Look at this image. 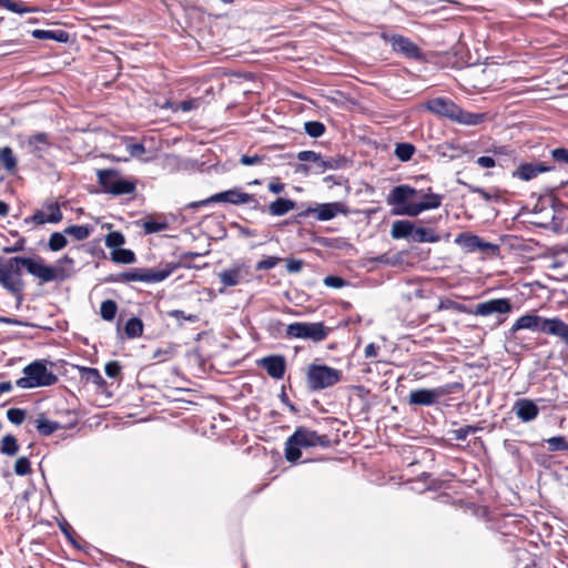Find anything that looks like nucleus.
I'll return each mask as SVG.
<instances>
[{"instance_id": "f257e3e1", "label": "nucleus", "mask_w": 568, "mask_h": 568, "mask_svg": "<svg viewBox=\"0 0 568 568\" xmlns=\"http://www.w3.org/2000/svg\"><path fill=\"white\" fill-rule=\"evenodd\" d=\"M22 267L42 283L64 278L62 268L47 265L41 257L38 260L23 256L10 257L0 264V284L18 300L22 297L24 288Z\"/></svg>"}, {"instance_id": "f03ea898", "label": "nucleus", "mask_w": 568, "mask_h": 568, "mask_svg": "<svg viewBox=\"0 0 568 568\" xmlns=\"http://www.w3.org/2000/svg\"><path fill=\"white\" fill-rule=\"evenodd\" d=\"M444 195L433 192L432 186L417 189L408 184L394 186L387 195V204L397 215L418 216L420 213L438 209Z\"/></svg>"}, {"instance_id": "7ed1b4c3", "label": "nucleus", "mask_w": 568, "mask_h": 568, "mask_svg": "<svg viewBox=\"0 0 568 568\" xmlns=\"http://www.w3.org/2000/svg\"><path fill=\"white\" fill-rule=\"evenodd\" d=\"M521 329L551 335L568 345V324L559 317H542L534 313H527L518 317L509 329V337L516 338V333Z\"/></svg>"}, {"instance_id": "20e7f679", "label": "nucleus", "mask_w": 568, "mask_h": 568, "mask_svg": "<svg viewBox=\"0 0 568 568\" xmlns=\"http://www.w3.org/2000/svg\"><path fill=\"white\" fill-rule=\"evenodd\" d=\"M328 448L332 440L328 435H320L315 430L298 426L295 432L286 439L284 456L288 463L295 464L302 457V448L310 447Z\"/></svg>"}, {"instance_id": "39448f33", "label": "nucleus", "mask_w": 568, "mask_h": 568, "mask_svg": "<svg viewBox=\"0 0 568 568\" xmlns=\"http://www.w3.org/2000/svg\"><path fill=\"white\" fill-rule=\"evenodd\" d=\"M424 109L439 118H446L453 122L465 125H477L485 119L484 113H471L463 110L452 99L437 97L427 100Z\"/></svg>"}, {"instance_id": "423d86ee", "label": "nucleus", "mask_w": 568, "mask_h": 568, "mask_svg": "<svg viewBox=\"0 0 568 568\" xmlns=\"http://www.w3.org/2000/svg\"><path fill=\"white\" fill-rule=\"evenodd\" d=\"M343 379L341 369L325 364L311 363L305 369L306 386L312 392L331 388Z\"/></svg>"}, {"instance_id": "0eeeda50", "label": "nucleus", "mask_w": 568, "mask_h": 568, "mask_svg": "<svg viewBox=\"0 0 568 568\" xmlns=\"http://www.w3.org/2000/svg\"><path fill=\"white\" fill-rule=\"evenodd\" d=\"M209 203H229L233 205L248 204L255 211L265 212V206L262 205L255 194L246 193L241 187H234L220 193H215L210 197L191 202L187 207H201Z\"/></svg>"}, {"instance_id": "6e6552de", "label": "nucleus", "mask_w": 568, "mask_h": 568, "mask_svg": "<svg viewBox=\"0 0 568 568\" xmlns=\"http://www.w3.org/2000/svg\"><path fill=\"white\" fill-rule=\"evenodd\" d=\"M24 376L17 379L16 385L20 388H34L51 386L58 382V376L39 362H32L23 368Z\"/></svg>"}, {"instance_id": "1a4fd4ad", "label": "nucleus", "mask_w": 568, "mask_h": 568, "mask_svg": "<svg viewBox=\"0 0 568 568\" xmlns=\"http://www.w3.org/2000/svg\"><path fill=\"white\" fill-rule=\"evenodd\" d=\"M97 175L100 186L106 193L126 195L136 191V182L123 179L116 170H99Z\"/></svg>"}, {"instance_id": "9d476101", "label": "nucleus", "mask_w": 568, "mask_h": 568, "mask_svg": "<svg viewBox=\"0 0 568 568\" xmlns=\"http://www.w3.org/2000/svg\"><path fill=\"white\" fill-rule=\"evenodd\" d=\"M381 38L390 45L392 51L397 55L417 62L426 60L423 50L414 41L403 34L383 32Z\"/></svg>"}, {"instance_id": "9b49d317", "label": "nucleus", "mask_w": 568, "mask_h": 568, "mask_svg": "<svg viewBox=\"0 0 568 568\" xmlns=\"http://www.w3.org/2000/svg\"><path fill=\"white\" fill-rule=\"evenodd\" d=\"M331 333V328L323 322L304 323L295 322L286 327V336L290 338L311 339L314 343L323 342Z\"/></svg>"}, {"instance_id": "f8f14e48", "label": "nucleus", "mask_w": 568, "mask_h": 568, "mask_svg": "<svg viewBox=\"0 0 568 568\" xmlns=\"http://www.w3.org/2000/svg\"><path fill=\"white\" fill-rule=\"evenodd\" d=\"M168 272H159L155 268H132L118 274H110L105 277L109 283H129V282H143V283H159L168 278Z\"/></svg>"}, {"instance_id": "ddd939ff", "label": "nucleus", "mask_w": 568, "mask_h": 568, "mask_svg": "<svg viewBox=\"0 0 568 568\" xmlns=\"http://www.w3.org/2000/svg\"><path fill=\"white\" fill-rule=\"evenodd\" d=\"M351 213L348 205L345 202L336 201V202H327L317 204L312 207L308 206L306 210L298 213V217H307L314 216L317 221H329L336 217L337 215L347 216Z\"/></svg>"}, {"instance_id": "4468645a", "label": "nucleus", "mask_w": 568, "mask_h": 568, "mask_svg": "<svg viewBox=\"0 0 568 568\" xmlns=\"http://www.w3.org/2000/svg\"><path fill=\"white\" fill-rule=\"evenodd\" d=\"M63 220V213L58 201L47 199L43 202L42 209L34 211V213L24 219L26 224H33L36 226L45 223L58 224Z\"/></svg>"}, {"instance_id": "2eb2a0df", "label": "nucleus", "mask_w": 568, "mask_h": 568, "mask_svg": "<svg viewBox=\"0 0 568 568\" xmlns=\"http://www.w3.org/2000/svg\"><path fill=\"white\" fill-rule=\"evenodd\" d=\"M250 266L243 262L234 263L230 268H225L219 273V278L223 284V288H220V293H224L225 287L236 286L245 281L250 276Z\"/></svg>"}, {"instance_id": "dca6fc26", "label": "nucleus", "mask_w": 568, "mask_h": 568, "mask_svg": "<svg viewBox=\"0 0 568 568\" xmlns=\"http://www.w3.org/2000/svg\"><path fill=\"white\" fill-rule=\"evenodd\" d=\"M514 305L510 298H490L488 301L478 303L475 307L474 314L477 316H489L493 314L508 315L513 312Z\"/></svg>"}, {"instance_id": "f3484780", "label": "nucleus", "mask_w": 568, "mask_h": 568, "mask_svg": "<svg viewBox=\"0 0 568 568\" xmlns=\"http://www.w3.org/2000/svg\"><path fill=\"white\" fill-rule=\"evenodd\" d=\"M455 243L467 252H487L495 251L497 248L495 244L484 242L478 235L469 232L458 234L455 239Z\"/></svg>"}, {"instance_id": "a211bd4d", "label": "nucleus", "mask_w": 568, "mask_h": 568, "mask_svg": "<svg viewBox=\"0 0 568 568\" xmlns=\"http://www.w3.org/2000/svg\"><path fill=\"white\" fill-rule=\"evenodd\" d=\"M257 365L274 379H282L286 372V361L283 355L265 356L257 362Z\"/></svg>"}, {"instance_id": "6ab92c4d", "label": "nucleus", "mask_w": 568, "mask_h": 568, "mask_svg": "<svg viewBox=\"0 0 568 568\" xmlns=\"http://www.w3.org/2000/svg\"><path fill=\"white\" fill-rule=\"evenodd\" d=\"M555 170V165L547 164L546 162L539 163H521L513 172V176L521 181H530L541 173Z\"/></svg>"}, {"instance_id": "aec40b11", "label": "nucleus", "mask_w": 568, "mask_h": 568, "mask_svg": "<svg viewBox=\"0 0 568 568\" xmlns=\"http://www.w3.org/2000/svg\"><path fill=\"white\" fill-rule=\"evenodd\" d=\"M513 410L523 423L536 419L539 414V407L529 398H518L513 405Z\"/></svg>"}, {"instance_id": "412c9836", "label": "nucleus", "mask_w": 568, "mask_h": 568, "mask_svg": "<svg viewBox=\"0 0 568 568\" xmlns=\"http://www.w3.org/2000/svg\"><path fill=\"white\" fill-rule=\"evenodd\" d=\"M29 151L37 158L41 159L43 152L52 146L50 134L47 132H38L27 140Z\"/></svg>"}, {"instance_id": "4be33fe9", "label": "nucleus", "mask_w": 568, "mask_h": 568, "mask_svg": "<svg viewBox=\"0 0 568 568\" xmlns=\"http://www.w3.org/2000/svg\"><path fill=\"white\" fill-rule=\"evenodd\" d=\"M79 376L81 382L93 384L98 392H104L106 389L108 384L98 368L80 366Z\"/></svg>"}, {"instance_id": "5701e85b", "label": "nucleus", "mask_w": 568, "mask_h": 568, "mask_svg": "<svg viewBox=\"0 0 568 568\" xmlns=\"http://www.w3.org/2000/svg\"><path fill=\"white\" fill-rule=\"evenodd\" d=\"M202 256L201 253L197 252H185L180 254L179 260L176 262L166 263L163 268L158 270L159 272H168V277L178 268H192L194 265L192 261L196 257Z\"/></svg>"}, {"instance_id": "b1692460", "label": "nucleus", "mask_w": 568, "mask_h": 568, "mask_svg": "<svg viewBox=\"0 0 568 568\" xmlns=\"http://www.w3.org/2000/svg\"><path fill=\"white\" fill-rule=\"evenodd\" d=\"M437 400V393L433 389L418 388L409 393L410 405H424L429 406L435 404Z\"/></svg>"}, {"instance_id": "393cba45", "label": "nucleus", "mask_w": 568, "mask_h": 568, "mask_svg": "<svg viewBox=\"0 0 568 568\" xmlns=\"http://www.w3.org/2000/svg\"><path fill=\"white\" fill-rule=\"evenodd\" d=\"M297 159L302 162H312L315 164L317 172H324L327 169H334L333 161H325L320 153L314 151H301L297 153Z\"/></svg>"}, {"instance_id": "a878e982", "label": "nucleus", "mask_w": 568, "mask_h": 568, "mask_svg": "<svg viewBox=\"0 0 568 568\" xmlns=\"http://www.w3.org/2000/svg\"><path fill=\"white\" fill-rule=\"evenodd\" d=\"M296 207V202L291 199L277 197L271 202L265 211L273 216H283Z\"/></svg>"}, {"instance_id": "bb28decb", "label": "nucleus", "mask_w": 568, "mask_h": 568, "mask_svg": "<svg viewBox=\"0 0 568 568\" xmlns=\"http://www.w3.org/2000/svg\"><path fill=\"white\" fill-rule=\"evenodd\" d=\"M410 240L417 243H436L440 240V236L432 227L416 226L414 224Z\"/></svg>"}, {"instance_id": "cd10ccee", "label": "nucleus", "mask_w": 568, "mask_h": 568, "mask_svg": "<svg viewBox=\"0 0 568 568\" xmlns=\"http://www.w3.org/2000/svg\"><path fill=\"white\" fill-rule=\"evenodd\" d=\"M31 36L39 40H53L57 42L65 43L69 40V33L64 30H42L36 29L31 31Z\"/></svg>"}, {"instance_id": "c85d7f7f", "label": "nucleus", "mask_w": 568, "mask_h": 568, "mask_svg": "<svg viewBox=\"0 0 568 568\" xmlns=\"http://www.w3.org/2000/svg\"><path fill=\"white\" fill-rule=\"evenodd\" d=\"M414 222L407 220H397L393 222L390 235L393 239H408L412 237Z\"/></svg>"}, {"instance_id": "c756f323", "label": "nucleus", "mask_w": 568, "mask_h": 568, "mask_svg": "<svg viewBox=\"0 0 568 568\" xmlns=\"http://www.w3.org/2000/svg\"><path fill=\"white\" fill-rule=\"evenodd\" d=\"M34 424L38 433L45 437L62 428L60 423L47 419L43 414L34 420Z\"/></svg>"}, {"instance_id": "7c9ffc66", "label": "nucleus", "mask_w": 568, "mask_h": 568, "mask_svg": "<svg viewBox=\"0 0 568 568\" xmlns=\"http://www.w3.org/2000/svg\"><path fill=\"white\" fill-rule=\"evenodd\" d=\"M0 8L7 9L11 12L19 13V14L39 11V9L37 7H30V6H27L22 1H13V0H0Z\"/></svg>"}, {"instance_id": "2f4dec72", "label": "nucleus", "mask_w": 568, "mask_h": 568, "mask_svg": "<svg viewBox=\"0 0 568 568\" xmlns=\"http://www.w3.org/2000/svg\"><path fill=\"white\" fill-rule=\"evenodd\" d=\"M17 158L10 146L0 149V164L8 172H14L17 170Z\"/></svg>"}, {"instance_id": "473e14b6", "label": "nucleus", "mask_w": 568, "mask_h": 568, "mask_svg": "<svg viewBox=\"0 0 568 568\" xmlns=\"http://www.w3.org/2000/svg\"><path fill=\"white\" fill-rule=\"evenodd\" d=\"M144 325L141 318L131 317L124 325V333L129 338H138L143 335Z\"/></svg>"}, {"instance_id": "72a5a7b5", "label": "nucleus", "mask_w": 568, "mask_h": 568, "mask_svg": "<svg viewBox=\"0 0 568 568\" xmlns=\"http://www.w3.org/2000/svg\"><path fill=\"white\" fill-rule=\"evenodd\" d=\"M111 260L118 264H132L136 261V256L133 251L119 247L116 250H112Z\"/></svg>"}, {"instance_id": "f704fd0d", "label": "nucleus", "mask_w": 568, "mask_h": 568, "mask_svg": "<svg viewBox=\"0 0 568 568\" xmlns=\"http://www.w3.org/2000/svg\"><path fill=\"white\" fill-rule=\"evenodd\" d=\"M0 452L7 456H16L19 452L17 438L11 434L4 435L0 442Z\"/></svg>"}, {"instance_id": "c9c22d12", "label": "nucleus", "mask_w": 568, "mask_h": 568, "mask_svg": "<svg viewBox=\"0 0 568 568\" xmlns=\"http://www.w3.org/2000/svg\"><path fill=\"white\" fill-rule=\"evenodd\" d=\"M415 152H416V148L414 144L408 143V142H400V143L396 144L394 154L396 155V158L398 160H400L403 162H407L413 158Z\"/></svg>"}, {"instance_id": "e433bc0d", "label": "nucleus", "mask_w": 568, "mask_h": 568, "mask_svg": "<svg viewBox=\"0 0 568 568\" xmlns=\"http://www.w3.org/2000/svg\"><path fill=\"white\" fill-rule=\"evenodd\" d=\"M118 312V304L113 300H105L100 305V316L103 321L112 322Z\"/></svg>"}, {"instance_id": "4c0bfd02", "label": "nucleus", "mask_w": 568, "mask_h": 568, "mask_svg": "<svg viewBox=\"0 0 568 568\" xmlns=\"http://www.w3.org/2000/svg\"><path fill=\"white\" fill-rule=\"evenodd\" d=\"M91 231L90 225H71L64 230V234L74 237L77 241H83L90 236Z\"/></svg>"}, {"instance_id": "58836bf2", "label": "nucleus", "mask_w": 568, "mask_h": 568, "mask_svg": "<svg viewBox=\"0 0 568 568\" xmlns=\"http://www.w3.org/2000/svg\"><path fill=\"white\" fill-rule=\"evenodd\" d=\"M549 452H567L568 450V440L565 436H554L546 439Z\"/></svg>"}, {"instance_id": "ea45409f", "label": "nucleus", "mask_w": 568, "mask_h": 568, "mask_svg": "<svg viewBox=\"0 0 568 568\" xmlns=\"http://www.w3.org/2000/svg\"><path fill=\"white\" fill-rule=\"evenodd\" d=\"M125 243V237L120 231H111L105 236V245L109 248L116 250Z\"/></svg>"}, {"instance_id": "a19ab883", "label": "nucleus", "mask_w": 568, "mask_h": 568, "mask_svg": "<svg viewBox=\"0 0 568 568\" xmlns=\"http://www.w3.org/2000/svg\"><path fill=\"white\" fill-rule=\"evenodd\" d=\"M142 227L145 234H153L165 231L169 227V223L166 221L158 222L154 220H145L142 223Z\"/></svg>"}, {"instance_id": "79ce46f5", "label": "nucleus", "mask_w": 568, "mask_h": 568, "mask_svg": "<svg viewBox=\"0 0 568 568\" xmlns=\"http://www.w3.org/2000/svg\"><path fill=\"white\" fill-rule=\"evenodd\" d=\"M483 430L481 426L476 425H467L465 427H460L458 429H453L450 433L456 440H465L470 434H475L477 432Z\"/></svg>"}, {"instance_id": "37998d69", "label": "nucleus", "mask_w": 568, "mask_h": 568, "mask_svg": "<svg viewBox=\"0 0 568 568\" xmlns=\"http://www.w3.org/2000/svg\"><path fill=\"white\" fill-rule=\"evenodd\" d=\"M67 244H68V241H67L64 234H62L60 232H53L50 235L48 245L51 251L57 252V251L64 248L67 246Z\"/></svg>"}, {"instance_id": "c03bdc74", "label": "nucleus", "mask_w": 568, "mask_h": 568, "mask_svg": "<svg viewBox=\"0 0 568 568\" xmlns=\"http://www.w3.org/2000/svg\"><path fill=\"white\" fill-rule=\"evenodd\" d=\"M14 473L18 476H27L32 473L31 463L28 457L21 456L14 463Z\"/></svg>"}, {"instance_id": "a18cd8bd", "label": "nucleus", "mask_w": 568, "mask_h": 568, "mask_svg": "<svg viewBox=\"0 0 568 568\" xmlns=\"http://www.w3.org/2000/svg\"><path fill=\"white\" fill-rule=\"evenodd\" d=\"M304 129L312 138H320L325 133V125L320 121H308L304 124Z\"/></svg>"}, {"instance_id": "49530a36", "label": "nucleus", "mask_w": 568, "mask_h": 568, "mask_svg": "<svg viewBox=\"0 0 568 568\" xmlns=\"http://www.w3.org/2000/svg\"><path fill=\"white\" fill-rule=\"evenodd\" d=\"M27 417V412L22 408H9L7 410V418L14 425H21Z\"/></svg>"}, {"instance_id": "de8ad7c7", "label": "nucleus", "mask_w": 568, "mask_h": 568, "mask_svg": "<svg viewBox=\"0 0 568 568\" xmlns=\"http://www.w3.org/2000/svg\"><path fill=\"white\" fill-rule=\"evenodd\" d=\"M202 102H203L202 98H192V99L180 101L178 104V112L179 111L189 112L192 110H196L201 106Z\"/></svg>"}, {"instance_id": "09e8293b", "label": "nucleus", "mask_w": 568, "mask_h": 568, "mask_svg": "<svg viewBox=\"0 0 568 568\" xmlns=\"http://www.w3.org/2000/svg\"><path fill=\"white\" fill-rule=\"evenodd\" d=\"M531 223L540 227L551 229L556 232L560 230V225L556 222L555 211L552 209L549 210V219H545V221H531Z\"/></svg>"}, {"instance_id": "8fccbe9b", "label": "nucleus", "mask_w": 568, "mask_h": 568, "mask_svg": "<svg viewBox=\"0 0 568 568\" xmlns=\"http://www.w3.org/2000/svg\"><path fill=\"white\" fill-rule=\"evenodd\" d=\"M280 262H282L281 257L266 256L256 263L255 270L256 271L271 270V268H274Z\"/></svg>"}, {"instance_id": "3c124183", "label": "nucleus", "mask_w": 568, "mask_h": 568, "mask_svg": "<svg viewBox=\"0 0 568 568\" xmlns=\"http://www.w3.org/2000/svg\"><path fill=\"white\" fill-rule=\"evenodd\" d=\"M104 371L108 377L118 378L121 376L122 366L118 361H110L105 364Z\"/></svg>"}, {"instance_id": "603ef678", "label": "nucleus", "mask_w": 568, "mask_h": 568, "mask_svg": "<svg viewBox=\"0 0 568 568\" xmlns=\"http://www.w3.org/2000/svg\"><path fill=\"white\" fill-rule=\"evenodd\" d=\"M323 283L327 287L342 288L347 285V281L341 276L328 275L324 277Z\"/></svg>"}, {"instance_id": "864d4df0", "label": "nucleus", "mask_w": 568, "mask_h": 568, "mask_svg": "<svg viewBox=\"0 0 568 568\" xmlns=\"http://www.w3.org/2000/svg\"><path fill=\"white\" fill-rule=\"evenodd\" d=\"M133 139H130V143L126 144V150L132 158H141L145 153V148L142 143L132 142Z\"/></svg>"}, {"instance_id": "5fc2aeb1", "label": "nucleus", "mask_w": 568, "mask_h": 568, "mask_svg": "<svg viewBox=\"0 0 568 568\" xmlns=\"http://www.w3.org/2000/svg\"><path fill=\"white\" fill-rule=\"evenodd\" d=\"M550 153L555 162L568 165V149L556 148Z\"/></svg>"}, {"instance_id": "6e6d98bb", "label": "nucleus", "mask_w": 568, "mask_h": 568, "mask_svg": "<svg viewBox=\"0 0 568 568\" xmlns=\"http://www.w3.org/2000/svg\"><path fill=\"white\" fill-rule=\"evenodd\" d=\"M263 160H264V156H261L258 154H253V155L243 154L240 158V163L242 165L251 166V165L261 164L263 162Z\"/></svg>"}, {"instance_id": "4d7b16f0", "label": "nucleus", "mask_w": 568, "mask_h": 568, "mask_svg": "<svg viewBox=\"0 0 568 568\" xmlns=\"http://www.w3.org/2000/svg\"><path fill=\"white\" fill-rule=\"evenodd\" d=\"M286 270L288 273H298L302 271L304 262L296 258H286Z\"/></svg>"}, {"instance_id": "13d9d810", "label": "nucleus", "mask_w": 568, "mask_h": 568, "mask_svg": "<svg viewBox=\"0 0 568 568\" xmlns=\"http://www.w3.org/2000/svg\"><path fill=\"white\" fill-rule=\"evenodd\" d=\"M172 356V352H171V348H158L152 358L155 359L156 362L161 363V362H165L168 359H170Z\"/></svg>"}, {"instance_id": "bf43d9fd", "label": "nucleus", "mask_w": 568, "mask_h": 568, "mask_svg": "<svg viewBox=\"0 0 568 568\" xmlns=\"http://www.w3.org/2000/svg\"><path fill=\"white\" fill-rule=\"evenodd\" d=\"M496 160L494 156L483 155L477 158L476 164L480 168L491 169L496 166Z\"/></svg>"}, {"instance_id": "052dcab7", "label": "nucleus", "mask_w": 568, "mask_h": 568, "mask_svg": "<svg viewBox=\"0 0 568 568\" xmlns=\"http://www.w3.org/2000/svg\"><path fill=\"white\" fill-rule=\"evenodd\" d=\"M267 189L271 193L281 194L285 190V184L282 183L278 179H276L268 183Z\"/></svg>"}, {"instance_id": "680f3d73", "label": "nucleus", "mask_w": 568, "mask_h": 568, "mask_svg": "<svg viewBox=\"0 0 568 568\" xmlns=\"http://www.w3.org/2000/svg\"><path fill=\"white\" fill-rule=\"evenodd\" d=\"M494 156H510L513 151L506 145L494 146L489 150Z\"/></svg>"}, {"instance_id": "e2e57ef3", "label": "nucleus", "mask_w": 568, "mask_h": 568, "mask_svg": "<svg viewBox=\"0 0 568 568\" xmlns=\"http://www.w3.org/2000/svg\"><path fill=\"white\" fill-rule=\"evenodd\" d=\"M471 192L479 194L485 201H490L491 199H499V195L497 193L493 195L487 190L479 186L473 187Z\"/></svg>"}, {"instance_id": "0e129e2a", "label": "nucleus", "mask_w": 568, "mask_h": 568, "mask_svg": "<svg viewBox=\"0 0 568 568\" xmlns=\"http://www.w3.org/2000/svg\"><path fill=\"white\" fill-rule=\"evenodd\" d=\"M379 351V346L375 343H369L365 346L364 354L366 358L376 357Z\"/></svg>"}, {"instance_id": "69168bd1", "label": "nucleus", "mask_w": 568, "mask_h": 568, "mask_svg": "<svg viewBox=\"0 0 568 568\" xmlns=\"http://www.w3.org/2000/svg\"><path fill=\"white\" fill-rule=\"evenodd\" d=\"M518 242H519L518 237L513 236V235H506L501 239V243L504 245H509L510 247L520 248L521 244H519Z\"/></svg>"}, {"instance_id": "338daca9", "label": "nucleus", "mask_w": 568, "mask_h": 568, "mask_svg": "<svg viewBox=\"0 0 568 568\" xmlns=\"http://www.w3.org/2000/svg\"><path fill=\"white\" fill-rule=\"evenodd\" d=\"M450 307L460 308V305L458 303L447 298V300H443L439 302L437 310L440 311V310L450 308Z\"/></svg>"}, {"instance_id": "774afa93", "label": "nucleus", "mask_w": 568, "mask_h": 568, "mask_svg": "<svg viewBox=\"0 0 568 568\" xmlns=\"http://www.w3.org/2000/svg\"><path fill=\"white\" fill-rule=\"evenodd\" d=\"M280 397H281L282 403H284L286 406H288V408H290L293 413H296V412H297V409H296L295 405H294V404H292V403L290 402L288 396H287V394H286L284 390H282V393H281Z\"/></svg>"}]
</instances>
